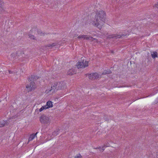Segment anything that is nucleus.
Here are the masks:
<instances>
[{
	"label": "nucleus",
	"mask_w": 158,
	"mask_h": 158,
	"mask_svg": "<svg viewBox=\"0 0 158 158\" xmlns=\"http://www.w3.org/2000/svg\"><path fill=\"white\" fill-rule=\"evenodd\" d=\"M106 15L103 11H100L96 13L94 21L91 22V23L95 27L100 29L105 23Z\"/></svg>",
	"instance_id": "obj_1"
},
{
	"label": "nucleus",
	"mask_w": 158,
	"mask_h": 158,
	"mask_svg": "<svg viewBox=\"0 0 158 158\" xmlns=\"http://www.w3.org/2000/svg\"><path fill=\"white\" fill-rule=\"evenodd\" d=\"M40 123L44 124H49L51 122V120L49 117L45 115H43L40 118Z\"/></svg>",
	"instance_id": "obj_2"
},
{
	"label": "nucleus",
	"mask_w": 158,
	"mask_h": 158,
	"mask_svg": "<svg viewBox=\"0 0 158 158\" xmlns=\"http://www.w3.org/2000/svg\"><path fill=\"white\" fill-rule=\"evenodd\" d=\"M60 90V88H59V85H58V82L54 83L52 84L51 86V89H47L46 92L48 93L49 92H56L57 90Z\"/></svg>",
	"instance_id": "obj_3"
},
{
	"label": "nucleus",
	"mask_w": 158,
	"mask_h": 158,
	"mask_svg": "<svg viewBox=\"0 0 158 158\" xmlns=\"http://www.w3.org/2000/svg\"><path fill=\"white\" fill-rule=\"evenodd\" d=\"M88 65V61L83 60V61L78 62L77 64V66L78 69L84 68Z\"/></svg>",
	"instance_id": "obj_4"
},
{
	"label": "nucleus",
	"mask_w": 158,
	"mask_h": 158,
	"mask_svg": "<svg viewBox=\"0 0 158 158\" xmlns=\"http://www.w3.org/2000/svg\"><path fill=\"white\" fill-rule=\"evenodd\" d=\"M87 75H88L89 79L91 80H94L100 77V76L97 73L87 74Z\"/></svg>",
	"instance_id": "obj_5"
},
{
	"label": "nucleus",
	"mask_w": 158,
	"mask_h": 158,
	"mask_svg": "<svg viewBox=\"0 0 158 158\" xmlns=\"http://www.w3.org/2000/svg\"><path fill=\"white\" fill-rule=\"evenodd\" d=\"M77 39H82L83 40H89L91 41H92L93 40H95L96 39L92 37H90V36H87V35H80L78 36L77 37Z\"/></svg>",
	"instance_id": "obj_6"
},
{
	"label": "nucleus",
	"mask_w": 158,
	"mask_h": 158,
	"mask_svg": "<svg viewBox=\"0 0 158 158\" xmlns=\"http://www.w3.org/2000/svg\"><path fill=\"white\" fill-rule=\"evenodd\" d=\"M26 87L28 92L36 88L35 84L34 82L32 81L30 84H28Z\"/></svg>",
	"instance_id": "obj_7"
},
{
	"label": "nucleus",
	"mask_w": 158,
	"mask_h": 158,
	"mask_svg": "<svg viewBox=\"0 0 158 158\" xmlns=\"http://www.w3.org/2000/svg\"><path fill=\"white\" fill-rule=\"evenodd\" d=\"M125 35L123 34L122 35H118L117 34H114L113 35H109L108 36V38H115L116 39L117 38H121L122 36H125Z\"/></svg>",
	"instance_id": "obj_8"
},
{
	"label": "nucleus",
	"mask_w": 158,
	"mask_h": 158,
	"mask_svg": "<svg viewBox=\"0 0 158 158\" xmlns=\"http://www.w3.org/2000/svg\"><path fill=\"white\" fill-rule=\"evenodd\" d=\"M58 85L60 90H63L66 88V86L65 82L64 81H60L58 82Z\"/></svg>",
	"instance_id": "obj_9"
},
{
	"label": "nucleus",
	"mask_w": 158,
	"mask_h": 158,
	"mask_svg": "<svg viewBox=\"0 0 158 158\" xmlns=\"http://www.w3.org/2000/svg\"><path fill=\"white\" fill-rule=\"evenodd\" d=\"M76 71L75 69H69L67 72V74L68 75H72L76 73Z\"/></svg>",
	"instance_id": "obj_10"
},
{
	"label": "nucleus",
	"mask_w": 158,
	"mask_h": 158,
	"mask_svg": "<svg viewBox=\"0 0 158 158\" xmlns=\"http://www.w3.org/2000/svg\"><path fill=\"white\" fill-rule=\"evenodd\" d=\"M38 133L37 132L35 134H33L30 135L28 140V141L30 142L32 141L35 138V137L36 136V135Z\"/></svg>",
	"instance_id": "obj_11"
},
{
	"label": "nucleus",
	"mask_w": 158,
	"mask_h": 158,
	"mask_svg": "<svg viewBox=\"0 0 158 158\" xmlns=\"http://www.w3.org/2000/svg\"><path fill=\"white\" fill-rule=\"evenodd\" d=\"M7 121L3 120L0 121V127H3L6 125H7Z\"/></svg>",
	"instance_id": "obj_12"
},
{
	"label": "nucleus",
	"mask_w": 158,
	"mask_h": 158,
	"mask_svg": "<svg viewBox=\"0 0 158 158\" xmlns=\"http://www.w3.org/2000/svg\"><path fill=\"white\" fill-rule=\"evenodd\" d=\"M47 108L51 107L52 106V102L50 101H48L46 103V105Z\"/></svg>",
	"instance_id": "obj_13"
},
{
	"label": "nucleus",
	"mask_w": 158,
	"mask_h": 158,
	"mask_svg": "<svg viewBox=\"0 0 158 158\" xmlns=\"http://www.w3.org/2000/svg\"><path fill=\"white\" fill-rule=\"evenodd\" d=\"M151 56L152 58H155L157 56V52H153L151 54Z\"/></svg>",
	"instance_id": "obj_14"
},
{
	"label": "nucleus",
	"mask_w": 158,
	"mask_h": 158,
	"mask_svg": "<svg viewBox=\"0 0 158 158\" xmlns=\"http://www.w3.org/2000/svg\"><path fill=\"white\" fill-rule=\"evenodd\" d=\"M57 44V43L56 42L53 43L52 44H48L47 45V46L49 47H50L51 48L52 47L55 46Z\"/></svg>",
	"instance_id": "obj_15"
},
{
	"label": "nucleus",
	"mask_w": 158,
	"mask_h": 158,
	"mask_svg": "<svg viewBox=\"0 0 158 158\" xmlns=\"http://www.w3.org/2000/svg\"><path fill=\"white\" fill-rule=\"evenodd\" d=\"M111 73V71L110 70H105L102 73V75L110 74Z\"/></svg>",
	"instance_id": "obj_16"
},
{
	"label": "nucleus",
	"mask_w": 158,
	"mask_h": 158,
	"mask_svg": "<svg viewBox=\"0 0 158 158\" xmlns=\"http://www.w3.org/2000/svg\"><path fill=\"white\" fill-rule=\"evenodd\" d=\"M4 11V9L1 4L0 3V14L3 13Z\"/></svg>",
	"instance_id": "obj_17"
},
{
	"label": "nucleus",
	"mask_w": 158,
	"mask_h": 158,
	"mask_svg": "<svg viewBox=\"0 0 158 158\" xmlns=\"http://www.w3.org/2000/svg\"><path fill=\"white\" fill-rule=\"evenodd\" d=\"M47 109V106H42L41 108H40L39 110V111L40 112L42 111L44 109Z\"/></svg>",
	"instance_id": "obj_18"
},
{
	"label": "nucleus",
	"mask_w": 158,
	"mask_h": 158,
	"mask_svg": "<svg viewBox=\"0 0 158 158\" xmlns=\"http://www.w3.org/2000/svg\"><path fill=\"white\" fill-rule=\"evenodd\" d=\"M38 34L40 35H44V33H43L40 30H38L37 31Z\"/></svg>",
	"instance_id": "obj_19"
},
{
	"label": "nucleus",
	"mask_w": 158,
	"mask_h": 158,
	"mask_svg": "<svg viewBox=\"0 0 158 158\" xmlns=\"http://www.w3.org/2000/svg\"><path fill=\"white\" fill-rule=\"evenodd\" d=\"M29 37L31 39L33 40L35 39V37L34 36L32 35H29Z\"/></svg>",
	"instance_id": "obj_20"
},
{
	"label": "nucleus",
	"mask_w": 158,
	"mask_h": 158,
	"mask_svg": "<svg viewBox=\"0 0 158 158\" xmlns=\"http://www.w3.org/2000/svg\"><path fill=\"white\" fill-rule=\"evenodd\" d=\"M81 155L80 154H79L75 157L74 158H81Z\"/></svg>",
	"instance_id": "obj_21"
},
{
	"label": "nucleus",
	"mask_w": 158,
	"mask_h": 158,
	"mask_svg": "<svg viewBox=\"0 0 158 158\" xmlns=\"http://www.w3.org/2000/svg\"><path fill=\"white\" fill-rule=\"evenodd\" d=\"M11 56L12 57H13L14 58L15 57V56H16V53H12L11 55Z\"/></svg>",
	"instance_id": "obj_22"
},
{
	"label": "nucleus",
	"mask_w": 158,
	"mask_h": 158,
	"mask_svg": "<svg viewBox=\"0 0 158 158\" xmlns=\"http://www.w3.org/2000/svg\"><path fill=\"white\" fill-rule=\"evenodd\" d=\"M105 147V145H104L102 147V150H102V152H103L104 150V148Z\"/></svg>",
	"instance_id": "obj_23"
},
{
	"label": "nucleus",
	"mask_w": 158,
	"mask_h": 158,
	"mask_svg": "<svg viewBox=\"0 0 158 158\" xmlns=\"http://www.w3.org/2000/svg\"><path fill=\"white\" fill-rule=\"evenodd\" d=\"M154 7H155L157 8H158V3L156 4H155Z\"/></svg>",
	"instance_id": "obj_24"
},
{
	"label": "nucleus",
	"mask_w": 158,
	"mask_h": 158,
	"mask_svg": "<svg viewBox=\"0 0 158 158\" xmlns=\"http://www.w3.org/2000/svg\"><path fill=\"white\" fill-rule=\"evenodd\" d=\"M105 145V147H109V144H106Z\"/></svg>",
	"instance_id": "obj_25"
},
{
	"label": "nucleus",
	"mask_w": 158,
	"mask_h": 158,
	"mask_svg": "<svg viewBox=\"0 0 158 158\" xmlns=\"http://www.w3.org/2000/svg\"><path fill=\"white\" fill-rule=\"evenodd\" d=\"M9 73L10 74H11L13 73V72H12V71L10 70H9Z\"/></svg>",
	"instance_id": "obj_26"
},
{
	"label": "nucleus",
	"mask_w": 158,
	"mask_h": 158,
	"mask_svg": "<svg viewBox=\"0 0 158 158\" xmlns=\"http://www.w3.org/2000/svg\"><path fill=\"white\" fill-rule=\"evenodd\" d=\"M102 148L101 147H98V149H99L101 151Z\"/></svg>",
	"instance_id": "obj_27"
},
{
	"label": "nucleus",
	"mask_w": 158,
	"mask_h": 158,
	"mask_svg": "<svg viewBox=\"0 0 158 158\" xmlns=\"http://www.w3.org/2000/svg\"><path fill=\"white\" fill-rule=\"evenodd\" d=\"M95 149H98V147L95 148Z\"/></svg>",
	"instance_id": "obj_28"
},
{
	"label": "nucleus",
	"mask_w": 158,
	"mask_h": 158,
	"mask_svg": "<svg viewBox=\"0 0 158 158\" xmlns=\"http://www.w3.org/2000/svg\"><path fill=\"white\" fill-rule=\"evenodd\" d=\"M76 36H77V35H74V37H76Z\"/></svg>",
	"instance_id": "obj_29"
}]
</instances>
